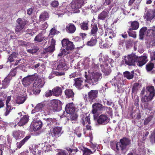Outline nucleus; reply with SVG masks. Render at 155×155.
Returning a JSON list of instances; mask_svg holds the SVG:
<instances>
[{
    "instance_id": "obj_42",
    "label": "nucleus",
    "mask_w": 155,
    "mask_h": 155,
    "mask_svg": "<svg viewBox=\"0 0 155 155\" xmlns=\"http://www.w3.org/2000/svg\"><path fill=\"white\" fill-rule=\"evenodd\" d=\"M18 56V54L15 52L12 53L9 57L8 60L10 62H12L16 59Z\"/></svg>"
},
{
    "instance_id": "obj_25",
    "label": "nucleus",
    "mask_w": 155,
    "mask_h": 155,
    "mask_svg": "<svg viewBox=\"0 0 155 155\" xmlns=\"http://www.w3.org/2000/svg\"><path fill=\"white\" fill-rule=\"evenodd\" d=\"M115 36V34L114 32V31L111 29H107L105 30V36L106 37V38H108V39H112Z\"/></svg>"
},
{
    "instance_id": "obj_37",
    "label": "nucleus",
    "mask_w": 155,
    "mask_h": 155,
    "mask_svg": "<svg viewBox=\"0 0 155 155\" xmlns=\"http://www.w3.org/2000/svg\"><path fill=\"white\" fill-rule=\"evenodd\" d=\"M49 18L48 13L46 12H42L39 16V20L40 21H45L47 20Z\"/></svg>"
},
{
    "instance_id": "obj_3",
    "label": "nucleus",
    "mask_w": 155,
    "mask_h": 155,
    "mask_svg": "<svg viewBox=\"0 0 155 155\" xmlns=\"http://www.w3.org/2000/svg\"><path fill=\"white\" fill-rule=\"evenodd\" d=\"M45 83L43 78L38 79L35 81L32 87H29L28 91L30 94L33 92L34 94L39 93L41 90L40 89L42 87Z\"/></svg>"
},
{
    "instance_id": "obj_18",
    "label": "nucleus",
    "mask_w": 155,
    "mask_h": 155,
    "mask_svg": "<svg viewBox=\"0 0 155 155\" xmlns=\"http://www.w3.org/2000/svg\"><path fill=\"white\" fill-rule=\"evenodd\" d=\"M45 104L42 102L38 104L31 111V114H34L36 112H41L44 110Z\"/></svg>"
},
{
    "instance_id": "obj_30",
    "label": "nucleus",
    "mask_w": 155,
    "mask_h": 155,
    "mask_svg": "<svg viewBox=\"0 0 155 155\" xmlns=\"http://www.w3.org/2000/svg\"><path fill=\"white\" fill-rule=\"evenodd\" d=\"M100 66L101 69V71L104 73V75L105 76H107L110 74L111 71L110 69L107 66L105 67L103 64H100Z\"/></svg>"
},
{
    "instance_id": "obj_22",
    "label": "nucleus",
    "mask_w": 155,
    "mask_h": 155,
    "mask_svg": "<svg viewBox=\"0 0 155 155\" xmlns=\"http://www.w3.org/2000/svg\"><path fill=\"white\" fill-rule=\"evenodd\" d=\"M92 112L93 114L96 113L97 111L102 110L104 108V106L99 103L94 104L92 105Z\"/></svg>"
},
{
    "instance_id": "obj_21",
    "label": "nucleus",
    "mask_w": 155,
    "mask_h": 155,
    "mask_svg": "<svg viewBox=\"0 0 155 155\" xmlns=\"http://www.w3.org/2000/svg\"><path fill=\"white\" fill-rule=\"evenodd\" d=\"M146 56H144L138 57L137 56V65L139 66H142L145 64L147 62L148 59Z\"/></svg>"
},
{
    "instance_id": "obj_51",
    "label": "nucleus",
    "mask_w": 155,
    "mask_h": 155,
    "mask_svg": "<svg viewBox=\"0 0 155 155\" xmlns=\"http://www.w3.org/2000/svg\"><path fill=\"white\" fill-rule=\"evenodd\" d=\"M81 150L83 151V154L84 155H89L94 153L93 151L87 148L83 147Z\"/></svg>"
},
{
    "instance_id": "obj_44",
    "label": "nucleus",
    "mask_w": 155,
    "mask_h": 155,
    "mask_svg": "<svg viewBox=\"0 0 155 155\" xmlns=\"http://www.w3.org/2000/svg\"><path fill=\"white\" fill-rule=\"evenodd\" d=\"M97 42L96 39L94 38H92L90 41L87 42V45L90 46H92L95 45Z\"/></svg>"
},
{
    "instance_id": "obj_55",
    "label": "nucleus",
    "mask_w": 155,
    "mask_h": 155,
    "mask_svg": "<svg viewBox=\"0 0 155 155\" xmlns=\"http://www.w3.org/2000/svg\"><path fill=\"white\" fill-rule=\"evenodd\" d=\"M133 30L131 28H130L129 29L128 32L130 36L135 38L136 37V32L135 31H133Z\"/></svg>"
},
{
    "instance_id": "obj_60",
    "label": "nucleus",
    "mask_w": 155,
    "mask_h": 155,
    "mask_svg": "<svg viewBox=\"0 0 155 155\" xmlns=\"http://www.w3.org/2000/svg\"><path fill=\"white\" fill-rule=\"evenodd\" d=\"M98 68V64H96L94 63H92L91 66V68L92 70L96 71Z\"/></svg>"
},
{
    "instance_id": "obj_17",
    "label": "nucleus",
    "mask_w": 155,
    "mask_h": 155,
    "mask_svg": "<svg viewBox=\"0 0 155 155\" xmlns=\"http://www.w3.org/2000/svg\"><path fill=\"white\" fill-rule=\"evenodd\" d=\"M97 94L98 91L97 90H91L88 93V100L91 104L92 102L95 100V98L97 97Z\"/></svg>"
},
{
    "instance_id": "obj_15",
    "label": "nucleus",
    "mask_w": 155,
    "mask_h": 155,
    "mask_svg": "<svg viewBox=\"0 0 155 155\" xmlns=\"http://www.w3.org/2000/svg\"><path fill=\"white\" fill-rule=\"evenodd\" d=\"M47 126L51 128L59 125V123L55 118H48L46 119Z\"/></svg>"
},
{
    "instance_id": "obj_19",
    "label": "nucleus",
    "mask_w": 155,
    "mask_h": 155,
    "mask_svg": "<svg viewBox=\"0 0 155 155\" xmlns=\"http://www.w3.org/2000/svg\"><path fill=\"white\" fill-rule=\"evenodd\" d=\"M65 110L68 114H72L75 111V108L73 103H70L66 105Z\"/></svg>"
},
{
    "instance_id": "obj_31",
    "label": "nucleus",
    "mask_w": 155,
    "mask_h": 155,
    "mask_svg": "<svg viewBox=\"0 0 155 155\" xmlns=\"http://www.w3.org/2000/svg\"><path fill=\"white\" fill-rule=\"evenodd\" d=\"M76 27L72 23L69 24L66 27V31L69 33H74L76 30Z\"/></svg>"
},
{
    "instance_id": "obj_24",
    "label": "nucleus",
    "mask_w": 155,
    "mask_h": 155,
    "mask_svg": "<svg viewBox=\"0 0 155 155\" xmlns=\"http://www.w3.org/2000/svg\"><path fill=\"white\" fill-rule=\"evenodd\" d=\"M12 79V77L10 76H8L5 78L2 82V87L3 88L5 89L8 87Z\"/></svg>"
},
{
    "instance_id": "obj_54",
    "label": "nucleus",
    "mask_w": 155,
    "mask_h": 155,
    "mask_svg": "<svg viewBox=\"0 0 155 155\" xmlns=\"http://www.w3.org/2000/svg\"><path fill=\"white\" fill-rule=\"evenodd\" d=\"M39 49V48L38 47L35 46L32 49H27V50L28 52L33 54L37 52Z\"/></svg>"
},
{
    "instance_id": "obj_47",
    "label": "nucleus",
    "mask_w": 155,
    "mask_h": 155,
    "mask_svg": "<svg viewBox=\"0 0 155 155\" xmlns=\"http://www.w3.org/2000/svg\"><path fill=\"white\" fill-rule=\"evenodd\" d=\"M147 34L149 36H155V26L147 31Z\"/></svg>"
},
{
    "instance_id": "obj_5",
    "label": "nucleus",
    "mask_w": 155,
    "mask_h": 155,
    "mask_svg": "<svg viewBox=\"0 0 155 155\" xmlns=\"http://www.w3.org/2000/svg\"><path fill=\"white\" fill-rule=\"evenodd\" d=\"M122 81L121 80L120 77L118 76L117 75L112 79V81H110L109 83H107V85L111 84L112 85L113 84L114 86L115 87L117 85V91L118 93H120L122 91V87L123 85L122 83Z\"/></svg>"
},
{
    "instance_id": "obj_12",
    "label": "nucleus",
    "mask_w": 155,
    "mask_h": 155,
    "mask_svg": "<svg viewBox=\"0 0 155 155\" xmlns=\"http://www.w3.org/2000/svg\"><path fill=\"white\" fill-rule=\"evenodd\" d=\"M100 40L99 43L100 48H108L110 47L112 44V40L108 39V38H106L105 42L102 41V39H100Z\"/></svg>"
},
{
    "instance_id": "obj_49",
    "label": "nucleus",
    "mask_w": 155,
    "mask_h": 155,
    "mask_svg": "<svg viewBox=\"0 0 155 155\" xmlns=\"http://www.w3.org/2000/svg\"><path fill=\"white\" fill-rule=\"evenodd\" d=\"M131 27L133 30H136L139 27V23L136 21H134L132 22L131 23Z\"/></svg>"
},
{
    "instance_id": "obj_58",
    "label": "nucleus",
    "mask_w": 155,
    "mask_h": 155,
    "mask_svg": "<svg viewBox=\"0 0 155 155\" xmlns=\"http://www.w3.org/2000/svg\"><path fill=\"white\" fill-rule=\"evenodd\" d=\"M152 117L150 116L145 119L144 122V125H147L151 120L152 119Z\"/></svg>"
},
{
    "instance_id": "obj_20",
    "label": "nucleus",
    "mask_w": 155,
    "mask_h": 155,
    "mask_svg": "<svg viewBox=\"0 0 155 155\" xmlns=\"http://www.w3.org/2000/svg\"><path fill=\"white\" fill-rule=\"evenodd\" d=\"M25 132L19 130H15L13 131L12 135L16 140L20 139L24 136Z\"/></svg>"
},
{
    "instance_id": "obj_39",
    "label": "nucleus",
    "mask_w": 155,
    "mask_h": 155,
    "mask_svg": "<svg viewBox=\"0 0 155 155\" xmlns=\"http://www.w3.org/2000/svg\"><path fill=\"white\" fill-rule=\"evenodd\" d=\"M134 72L131 71V72L128 71H126L124 73V76L128 79H132L134 77Z\"/></svg>"
},
{
    "instance_id": "obj_13",
    "label": "nucleus",
    "mask_w": 155,
    "mask_h": 155,
    "mask_svg": "<svg viewBox=\"0 0 155 155\" xmlns=\"http://www.w3.org/2000/svg\"><path fill=\"white\" fill-rule=\"evenodd\" d=\"M50 130L51 134L54 137H59L62 134V128L61 127L56 126L53 128H51Z\"/></svg>"
},
{
    "instance_id": "obj_41",
    "label": "nucleus",
    "mask_w": 155,
    "mask_h": 155,
    "mask_svg": "<svg viewBox=\"0 0 155 155\" xmlns=\"http://www.w3.org/2000/svg\"><path fill=\"white\" fill-rule=\"evenodd\" d=\"M153 97L150 96L149 95H145L142 96L141 98V101L142 102H147L152 100Z\"/></svg>"
},
{
    "instance_id": "obj_7",
    "label": "nucleus",
    "mask_w": 155,
    "mask_h": 155,
    "mask_svg": "<svg viewBox=\"0 0 155 155\" xmlns=\"http://www.w3.org/2000/svg\"><path fill=\"white\" fill-rule=\"evenodd\" d=\"M62 103L58 100L54 99L50 101V106L54 112L58 111L61 108Z\"/></svg>"
},
{
    "instance_id": "obj_56",
    "label": "nucleus",
    "mask_w": 155,
    "mask_h": 155,
    "mask_svg": "<svg viewBox=\"0 0 155 155\" xmlns=\"http://www.w3.org/2000/svg\"><path fill=\"white\" fill-rule=\"evenodd\" d=\"M69 6L66 5L65 3H64L61 6L60 8L61 10H62V11L64 12H67L68 10H66L69 8Z\"/></svg>"
},
{
    "instance_id": "obj_8",
    "label": "nucleus",
    "mask_w": 155,
    "mask_h": 155,
    "mask_svg": "<svg viewBox=\"0 0 155 155\" xmlns=\"http://www.w3.org/2000/svg\"><path fill=\"white\" fill-rule=\"evenodd\" d=\"M61 59L58 60L55 65L53 66L54 69L59 71H62L65 69L66 67V63L64 58H60Z\"/></svg>"
},
{
    "instance_id": "obj_9",
    "label": "nucleus",
    "mask_w": 155,
    "mask_h": 155,
    "mask_svg": "<svg viewBox=\"0 0 155 155\" xmlns=\"http://www.w3.org/2000/svg\"><path fill=\"white\" fill-rule=\"evenodd\" d=\"M26 24V21L24 19L18 18L16 21L15 32H23V29Z\"/></svg>"
},
{
    "instance_id": "obj_32",
    "label": "nucleus",
    "mask_w": 155,
    "mask_h": 155,
    "mask_svg": "<svg viewBox=\"0 0 155 155\" xmlns=\"http://www.w3.org/2000/svg\"><path fill=\"white\" fill-rule=\"evenodd\" d=\"M146 89L147 90L148 94L149 95L153 97L155 96V91L153 86H148L146 87Z\"/></svg>"
},
{
    "instance_id": "obj_59",
    "label": "nucleus",
    "mask_w": 155,
    "mask_h": 155,
    "mask_svg": "<svg viewBox=\"0 0 155 155\" xmlns=\"http://www.w3.org/2000/svg\"><path fill=\"white\" fill-rule=\"evenodd\" d=\"M138 51L140 53H143L144 51L143 46L141 43H138Z\"/></svg>"
},
{
    "instance_id": "obj_29",
    "label": "nucleus",
    "mask_w": 155,
    "mask_h": 155,
    "mask_svg": "<svg viewBox=\"0 0 155 155\" xmlns=\"http://www.w3.org/2000/svg\"><path fill=\"white\" fill-rule=\"evenodd\" d=\"M28 120V117L26 115H24L21 118L20 121L17 124L19 126H23L25 124Z\"/></svg>"
},
{
    "instance_id": "obj_10",
    "label": "nucleus",
    "mask_w": 155,
    "mask_h": 155,
    "mask_svg": "<svg viewBox=\"0 0 155 155\" xmlns=\"http://www.w3.org/2000/svg\"><path fill=\"white\" fill-rule=\"evenodd\" d=\"M85 2V0H74L71 2V8L73 9L78 10L75 13H79L80 11L78 9L82 7Z\"/></svg>"
},
{
    "instance_id": "obj_35",
    "label": "nucleus",
    "mask_w": 155,
    "mask_h": 155,
    "mask_svg": "<svg viewBox=\"0 0 155 155\" xmlns=\"http://www.w3.org/2000/svg\"><path fill=\"white\" fill-rule=\"evenodd\" d=\"M47 39V38L45 37L43 35L41 34H39L37 35L34 38V41L39 42H40L46 40Z\"/></svg>"
},
{
    "instance_id": "obj_53",
    "label": "nucleus",
    "mask_w": 155,
    "mask_h": 155,
    "mask_svg": "<svg viewBox=\"0 0 155 155\" xmlns=\"http://www.w3.org/2000/svg\"><path fill=\"white\" fill-rule=\"evenodd\" d=\"M154 67V64L152 63H148L146 65V69L148 71H151Z\"/></svg>"
},
{
    "instance_id": "obj_1",
    "label": "nucleus",
    "mask_w": 155,
    "mask_h": 155,
    "mask_svg": "<svg viewBox=\"0 0 155 155\" xmlns=\"http://www.w3.org/2000/svg\"><path fill=\"white\" fill-rule=\"evenodd\" d=\"M130 140L128 138L124 137L120 140V142L116 144L114 142L110 143L111 148L116 152L120 151L122 152L125 151L127 150V146L130 143Z\"/></svg>"
},
{
    "instance_id": "obj_36",
    "label": "nucleus",
    "mask_w": 155,
    "mask_h": 155,
    "mask_svg": "<svg viewBox=\"0 0 155 155\" xmlns=\"http://www.w3.org/2000/svg\"><path fill=\"white\" fill-rule=\"evenodd\" d=\"M98 57L100 62L104 63V64L107 61L108 56L106 54L103 55L102 53H101L98 56Z\"/></svg>"
},
{
    "instance_id": "obj_34",
    "label": "nucleus",
    "mask_w": 155,
    "mask_h": 155,
    "mask_svg": "<svg viewBox=\"0 0 155 155\" xmlns=\"http://www.w3.org/2000/svg\"><path fill=\"white\" fill-rule=\"evenodd\" d=\"M52 92L53 95L58 96L61 94L62 90L60 87H57L52 90Z\"/></svg>"
},
{
    "instance_id": "obj_33",
    "label": "nucleus",
    "mask_w": 155,
    "mask_h": 155,
    "mask_svg": "<svg viewBox=\"0 0 155 155\" xmlns=\"http://www.w3.org/2000/svg\"><path fill=\"white\" fill-rule=\"evenodd\" d=\"M89 115L90 114H89L88 116H87L85 117H83V116H82L81 122L83 124V126H84L86 125L87 123L89 124H91Z\"/></svg>"
},
{
    "instance_id": "obj_57",
    "label": "nucleus",
    "mask_w": 155,
    "mask_h": 155,
    "mask_svg": "<svg viewBox=\"0 0 155 155\" xmlns=\"http://www.w3.org/2000/svg\"><path fill=\"white\" fill-rule=\"evenodd\" d=\"M139 84L138 83H135L133 85L132 88V91L133 92H135L138 90Z\"/></svg>"
},
{
    "instance_id": "obj_4",
    "label": "nucleus",
    "mask_w": 155,
    "mask_h": 155,
    "mask_svg": "<svg viewBox=\"0 0 155 155\" xmlns=\"http://www.w3.org/2000/svg\"><path fill=\"white\" fill-rule=\"evenodd\" d=\"M62 49L64 50L66 54H69L74 48V45L72 42L70 41L68 39L64 38L61 41Z\"/></svg>"
},
{
    "instance_id": "obj_63",
    "label": "nucleus",
    "mask_w": 155,
    "mask_h": 155,
    "mask_svg": "<svg viewBox=\"0 0 155 155\" xmlns=\"http://www.w3.org/2000/svg\"><path fill=\"white\" fill-rule=\"evenodd\" d=\"M97 144H94L92 143L91 142L90 147L92 150H93V152L94 153L97 149Z\"/></svg>"
},
{
    "instance_id": "obj_14",
    "label": "nucleus",
    "mask_w": 155,
    "mask_h": 155,
    "mask_svg": "<svg viewBox=\"0 0 155 155\" xmlns=\"http://www.w3.org/2000/svg\"><path fill=\"white\" fill-rule=\"evenodd\" d=\"M110 120V118L107 116L101 114L99 116L97 122L100 124L105 125L107 124Z\"/></svg>"
},
{
    "instance_id": "obj_45",
    "label": "nucleus",
    "mask_w": 155,
    "mask_h": 155,
    "mask_svg": "<svg viewBox=\"0 0 155 155\" xmlns=\"http://www.w3.org/2000/svg\"><path fill=\"white\" fill-rule=\"evenodd\" d=\"M92 64V61H90L89 58H86L84 61L83 63V65L84 66V68H87L90 65Z\"/></svg>"
},
{
    "instance_id": "obj_64",
    "label": "nucleus",
    "mask_w": 155,
    "mask_h": 155,
    "mask_svg": "<svg viewBox=\"0 0 155 155\" xmlns=\"http://www.w3.org/2000/svg\"><path fill=\"white\" fill-rule=\"evenodd\" d=\"M56 155H68V154L64 150H60Z\"/></svg>"
},
{
    "instance_id": "obj_38",
    "label": "nucleus",
    "mask_w": 155,
    "mask_h": 155,
    "mask_svg": "<svg viewBox=\"0 0 155 155\" xmlns=\"http://www.w3.org/2000/svg\"><path fill=\"white\" fill-rule=\"evenodd\" d=\"M89 21L87 20L84 21L80 25L81 28L84 30H88Z\"/></svg>"
},
{
    "instance_id": "obj_48",
    "label": "nucleus",
    "mask_w": 155,
    "mask_h": 155,
    "mask_svg": "<svg viewBox=\"0 0 155 155\" xmlns=\"http://www.w3.org/2000/svg\"><path fill=\"white\" fill-rule=\"evenodd\" d=\"M139 150L140 152H142L140 153V154H143V152H145V147H144V143L143 142H141L139 143Z\"/></svg>"
},
{
    "instance_id": "obj_16",
    "label": "nucleus",
    "mask_w": 155,
    "mask_h": 155,
    "mask_svg": "<svg viewBox=\"0 0 155 155\" xmlns=\"http://www.w3.org/2000/svg\"><path fill=\"white\" fill-rule=\"evenodd\" d=\"M84 79L81 78H77L74 79V85L78 89H81L84 87L83 82Z\"/></svg>"
},
{
    "instance_id": "obj_6",
    "label": "nucleus",
    "mask_w": 155,
    "mask_h": 155,
    "mask_svg": "<svg viewBox=\"0 0 155 155\" xmlns=\"http://www.w3.org/2000/svg\"><path fill=\"white\" fill-rule=\"evenodd\" d=\"M137 56L135 54H132L127 56H125L124 59L122 60L124 63L128 65L134 64L137 61Z\"/></svg>"
},
{
    "instance_id": "obj_46",
    "label": "nucleus",
    "mask_w": 155,
    "mask_h": 155,
    "mask_svg": "<svg viewBox=\"0 0 155 155\" xmlns=\"http://www.w3.org/2000/svg\"><path fill=\"white\" fill-rule=\"evenodd\" d=\"M65 94L68 97H73L74 95V93L71 89H67L65 91Z\"/></svg>"
},
{
    "instance_id": "obj_52",
    "label": "nucleus",
    "mask_w": 155,
    "mask_h": 155,
    "mask_svg": "<svg viewBox=\"0 0 155 155\" xmlns=\"http://www.w3.org/2000/svg\"><path fill=\"white\" fill-rule=\"evenodd\" d=\"M13 108L11 105H8L6 106L5 108V111L4 113V115L7 116L8 115L11 111Z\"/></svg>"
},
{
    "instance_id": "obj_43",
    "label": "nucleus",
    "mask_w": 155,
    "mask_h": 155,
    "mask_svg": "<svg viewBox=\"0 0 155 155\" xmlns=\"http://www.w3.org/2000/svg\"><path fill=\"white\" fill-rule=\"evenodd\" d=\"M147 30L146 27H144L142 28L140 31L139 32V39L142 40L144 38L145 32Z\"/></svg>"
},
{
    "instance_id": "obj_40",
    "label": "nucleus",
    "mask_w": 155,
    "mask_h": 155,
    "mask_svg": "<svg viewBox=\"0 0 155 155\" xmlns=\"http://www.w3.org/2000/svg\"><path fill=\"white\" fill-rule=\"evenodd\" d=\"M30 137V136H26L19 143H17V147L20 148L22 145H23L28 140Z\"/></svg>"
},
{
    "instance_id": "obj_2",
    "label": "nucleus",
    "mask_w": 155,
    "mask_h": 155,
    "mask_svg": "<svg viewBox=\"0 0 155 155\" xmlns=\"http://www.w3.org/2000/svg\"><path fill=\"white\" fill-rule=\"evenodd\" d=\"M87 75V73L85 72V81L92 85L97 84L102 77V74L100 72L89 71Z\"/></svg>"
},
{
    "instance_id": "obj_62",
    "label": "nucleus",
    "mask_w": 155,
    "mask_h": 155,
    "mask_svg": "<svg viewBox=\"0 0 155 155\" xmlns=\"http://www.w3.org/2000/svg\"><path fill=\"white\" fill-rule=\"evenodd\" d=\"M55 50V48L54 47L49 46L46 49V51L47 52H51Z\"/></svg>"
},
{
    "instance_id": "obj_27",
    "label": "nucleus",
    "mask_w": 155,
    "mask_h": 155,
    "mask_svg": "<svg viewBox=\"0 0 155 155\" xmlns=\"http://www.w3.org/2000/svg\"><path fill=\"white\" fill-rule=\"evenodd\" d=\"M32 124L33 127V129L35 131L39 129L42 125V122L40 120L33 121Z\"/></svg>"
},
{
    "instance_id": "obj_23",
    "label": "nucleus",
    "mask_w": 155,
    "mask_h": 155,
    "mask_svg": "<svg viewBox=\"0 0 155 155\" xmlns=\"http://www.w3.org/2000/svg\"><path fill=\"white\" fill-rule=\"evenodd\" d=\"M109 12V11L108 10H104L98 15V18L100 20H104L108 17Z\"/></svg>"
},
{
    "instance_id": "obj_26",
    "label": "nucleus",
    "mask_w": 155,
    "mask_h": 155,
    "mask_svg": "<svg viewBox=\"0 0 155 155\" xmlns=\"http://www.w3.org/2000/svg\"><path fill=\"white\" fill-rule=\"evenodd\" d=\"M26 99V97L25 95L20 94L16 97L15 101L18 104H22L24 102Z\"/></svg>"
},
{
    "instance_id": "obj_50",
    "label": "nucleus",
    "mask_w": 155,
    "mask_h": 155,
    "mask_svg": "<svg viewBox=\"0 0 155 155\" xmlns=\"http://www.w3.org/2000/svg\"><path fill=\"white\" fill-rule=\"evenodd\" d=\"M97 27L96 25H93L91 31V34L93 36H95L97 33Z\"/></svg>"
},
{
    "instance_id": "obj_28",
    "label": "nucleus",
    "mask_w": 155,
    "mask_h": 155,
    "mask_svg": "<svg viewBox=\"0 0 155 155\" xmlns=\"http://www.w3.org/2000/svg\"><path fill=\"white\" fill-rule=\"evenodd\" d=\"M33 79L31 78V76H28L25 77L22 81V83L25 86H27L32 81Z\"/></svg>"
},
{
    "instance_id": "obj_61",
    "label": "nucleus",
    "mask_w": 155,
    "mask_h": 155,
    "mask_svg": "<svg viewBox=\"0 0 155 155\" xmlns=\"http://www.w3.org/2000/svg\"><path fill=\"white\" fill-rule=\"evenodd\" d=\"M71 116L70 120H71L72 121V123H74V122L73 121H76L77 118V116L76 115L73 114H71Z\"/></svg>"
},
{
    "instance_id": "obj_11",
    "label": "nucleus",
    "mask_w": 155,
    "mask_h": 155,
    "mask_svg": "<svg viewBox=\"0 0 155 155\" xmlns=\"http://www.w3.org/2000/svg\"><path fill=\"white\" fill-rule=\"evenodd\" d=\"M155 17V9H149L145 11L143 18L146 21H151Z\"/></svg>"
}]
</instances>
